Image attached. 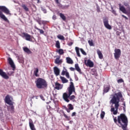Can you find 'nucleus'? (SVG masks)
Listing matches in <instances>:
<instances>
[{"instance_id": "62", "label": "nucleus", "mask_w": 130, "mask_h": 130, "mask_svg": "<svg viewBox=\"0 0 130 130\" xmlns=\"http://www.w3.org/2000/svg\"><path fill=\"white\" fill-rule=\"evenodd\" d=\"M71 122H72V121H70V122H69V123H71Z\"/></svg>"}, {"instance_id": "16", "label": "nucleus", "mask_w": 130, "mask_h": 130, "mask_svg": "<svg viewBox=\"0 0 130 130\" xmlns=\"http://www.w3.org/2000/svg\"><path fill=\"white\" fill-rule=\"evenodd\" d=\"M0 76L3 77L4 79H5L6 80H8V79H9V76L8 75H7V73L4 72V71L2 69H0Z\"/></svg>"}, {"instance_id": "59", "label": "nucleus", "mask_w": 130, "mask_h": 130, "mask_svg": "<svg viewBox=\"0 0 130 130\" xmlns=\"http://www.w3.org/2000/svg\"><path fill=\"white\" fill-rule=\"evenodd\" d=\"M123 105L124 107H125V102L123 103Z\"/></svg>"}, {"instance_id": "13", "label": "nucleus", "mask_w": 130, "mask_h": 130, "mask_svg": "<svg viewBox=\"0 0 130 130\" xmlns=\"http://www.w3.org/2000/svg\"><path fill=\"white\" fill-rule=\"evenodd\" d=\"M22 37H24L25 40L27 41H32V36L31 35L28 34L27 33L23 32L22 33Z\"/></svg>"}, {"instance_id": "4", "label": "nucleus", "mask_w": 130, "mask_h": 130, "mask_svg": "<svg viewBox=\"0 0 130 130\" xmlns=\"http://www.w3.org/2000/svg\"><path fill=\"white\" fill-rule=\"evenodd\" d=\"M3 12L6 14V15H10V10L5 6H0V18L3 19L5 22H8L9 20H8L6 16L3 14Z\"/></svg>"}, {"instance_id": "14", "label": "nucleus", "mask_w": 130, "mask_h": 130, "mask_svg": "<svg viewBox=\"0 0 130 130\" xmlns=\"http://www.w3.org/2000/svg\"><path fill=\"white\" fill-rule=\"evenodd\" d=\"M85 64L87 67L89 68H93L94 67V63L91 60L88 59L87 61H85Z\"/></svg>"}, {"instance_id": "51", "label": "nucleus", "mask_w": 130, "mask_h": 130, "mask_svg": "<svg viewBox=\"0 0 130 130\" xmlns=\"http://www.w3.org/2000/svg\"><path fill=\"white\" fill-rule=\"evenodd\" d=\"M70 71H71L72 72H74V71H75V68H73V67H71L70 68Z\"/></svg>"}, {"instance_id": "9", "label": "nucleus", "mask_w": 130, "mask_h": 130, "mask_svg": "<svg viewBox=\"0 0 130 130\" xmlns=\"http://www.w3.org/2000/svg\"><path fill=\"white\" fill-rule=\"evenodd\" d=\"M115 53H114V57L115 59L118 60L119 58L120 57V55L121 54V51L119 49H115L114 50Z\"/></svg>"}, {"instance_id": "58", "label": "nucleus", "mask_w": 130, "mask_h": 130, "mask_svg": "<svg viewBox=\"0 0 130 130\" xmlns=\"http://www.w3.org/2000/svg\"><path fill=\"white\" fill-rule=\"evenodd\" d=\"M123 110H124V111H125V107H123Z\"/></svg>"}, {"instance_id": "61", "label": "nucleus", "mask_w": 130, "mask_h": 130, "mask_svg": "<svg viewBox=\"0 0 130 130\" xmlns=\"http://www.w3.org/2000/svg\"><path fill=\"white\" fill-rule=\"evenodd\" d=\"M55 1V2H57V1H58V0H54Z\"/></svg>"}, {"instance_id": "40", "label": "nucleus", "mask_w": 130, "mask_h": 130, "mask_svg": "<svg viewBox=\"0 0 130 130\" xmlns=\"http://www.w3.org/2000/svg\"><path fill=\"white\" fill-rule=\"evenodd\" d=\"M80 50L81 53H82V54H83V55H87V53H86V52H85L84 49H83L82 48H80Z\"/></svg>"}, {"instance_id": "7", "label": "nucleus", "mask_w": 130, "mask_h": 130, "mask_svg": "<svg viewBox=\"0 0 130 130\" xmlns=\"http://www.w3.org/2000/svg\"><path fill=\"white\" fill-rule=\"evenodd\" d=\"M68 94L72 95L73 93L76 94V88H75V85H74L73 82H71L69 87L68 88Z\"/></svg>"}, {"instance_id": "18", "label": "nucleus", "mask_w": 130, "mask_h": 130, "mask_svg": "<svg viewBox=\"0 0 130 130\" xmlns=\"http://www.w3.org/2000/svg\"><path fill=\"white\" fill-rule=\"evenodd\" d=\"M29 125L30 129L36 130V128H35V126L34 125V124L33 123V121H32V120H31V119H29Z\"/></svg>"}, {"instance_id": "19", "label": "nucleus", "mask_w": 130, "mask_h": 130, "mask_svg": "<svg viewBox=\"0 0 130 130\" xmlns=\"http://www.w3.org/2000/svg\"><path fill=\"white\" fill-rule=\"evenodd\" d=\"M23 51L26 52V53H27V54H31V53H32L31 50H30V49H29V48H28L27 47H23Z\"/></svg>"}, {"instance_id": "23", "label": "nucleus", "mask_w": 130, "mask_h": 130, "mask_svg": "<svg viewBox=\"0 0 130 130\" xmlns=\"http://www.w3.org/2000/svg\"><path fill=\"white\" fill-rule=\"evenodd\" d=\"M75 70H76V71H77L78 73H80V74L81 73H82V71L81 70L80 67H79V64L76 63L75 64Z\"/></svg>"}, {"instance_id": "60", "label": "nucleus", "mask_w": 130, "mask_h": 130, "mask_svg": "<svg viewBox=\"0 0 130 130\" xmlns=\"http://www.w3.org/2000/svg\"><path fill=\"white\" fill-rule=\"evenodd\" d=\"M35 1H37L38 3H39L40 0H35Z\"/></svg>"}, {"instance_id": "57", "label": "nucleus", "mask_w": 130, "mask_h": 130, "mask_svg": "<svg viewBox=\"0 0 130 130\" xmlns=\"http://www.w3.org/2000/svg\"><path fill=\"white\" fill-rule=\"evenodd\" d=\"M70 82H73V79L72 78H69Z\"/></svg>"}, {"instance_id": "41", "label": "nucleus", "mask_w": 130, "mask_h": 130, "mask_svg": "<svg viewBox=\"0 0 130 130\" xmlns=\"http://www.w3.org/2000/svg\"><path fill=\"white\" fill-rule=\"evenodd\" d=\"M55 3L56 5H57L58 7H59V8H62V5H61V4H60V3H59L58 1H56Z\"/></svg>"}, {"instance_id": "5", "label": "nucleus", "mask_w": 130, "mask_h": 130, "mask_svg": "<svg viewBox=\"0 0 130 130\" xmlns=\"http://www.w3.org/2000/svg\"><path fill=\"white\" fill-rule=\"evenodd\" d=\"M124 6H125V7H127V10L126 11V9H125V8H124V6H121V4H119V7L120 11H121V12H123V14H126V15L129 14H130V7H129V5H128V3H124Z\"/></svg>"}, {"instance_id": "44", "label": "nucleus", "mask_w": 130, "mask_h": 130, "mask_svg": "<svg viewBox=\"0 0 130 130\" xmlns=\"http://www.w3.org/2000/svg\"><path fill=\"white\" fill-rule=\"evenodd\" d=\"M40 97L41 99H42V100H43V101H45V99H44V96H43V95H40Z\"/></svg>"}, {"instance_id": "3", "label": "nucleus", "mask_w": 130, "mask_h": 130, "mask_svg": "<svg viewBox=\"0 0 130 130\" xmlns=\"http://www.w3.org/2000/svg\"><path fill=\"white\" fill-rule=\"evenodd\" d=\"M35 84L38 89H44L47 87V82L42 78H37Z\"/></svg>"}, {"instance_id": "26", "label": "nucleus", "mask_w": 130, "mask_h": 130, "mask_svg": "<svg viewBox=\"0 0 130 130\" xmlns=\"http://www.w3.org/2000/svg\"><path fill=\"white\" fill-rule=\"evenodd\" d=\"M21 7L25 11V12H29V8L25 4H22Z\"/></svg>"}, {"instance_id": "8", "label": "nucleus", "mask_w": 130, "mask_h": 130, "mask_svg": "<svg viewBox=\"0 0 130 130\" xmlns=\"http://www.w3.org/2000/svg\"><path fill=\"white\" fill-rule=\"evenodd\" d=\"M103 21L105 28L108 29V30H111V29H112V27L109 24V20H108V18L106 17L103 19Z\"/></svg>"}, {"instance_id": "46", "label": "nucleus", "mask_w": 130, "mask_h": 130, "mask_svg": "<svg viewBox=\"0 0 130 130\" xmlns=\"http://www.w3.org/2000/svg\"><path fill=\"white\" fill-rule=\"evenodd\" d=\"M70 7V5H66L63 6V7H62L61 9H68Z\"/></svg>"}, {"instance_id": "39", "label": "nucleus", "mask_w": 130, "mask_h": 130, "mask_svg": "<svg viewBox=\"0 0 130 130\" xmlns=\"http://www.w3.org/2000/svg\"><path fill=\"white\" fill-rule=\"evenodd\" d=\"M112 13L114 15V16H117V13H116V11H115L114 9H113V8L112 7Z\"/></svg>"}, {"instance_id": "12", "label": "nucleus", "mask_w": 130, "mask_h": 130, "mask_svg": "<svg viewBox=\"0 0 130 130\" xmlns=\"http://www.w3.org/2000/svg\"><path fill=\"white\" fill-rule=\"evenodd\" d=\"M7 60L10 66H11V67L12 68L13 71H15V70H16V66H15V64L14 63V61H13V59H12V58L9 57L7 59Z\"/></svg>"}, {"instance_id": "31", "label": "nucleus", "mask_w": 130, "mask_h": 130, "mask_svg": "<svg viewBox=\"0 0 130 130\" xmlns=\"http://www.w3.org/2000/svg\"><path fill=\"white\" fill-rule=\"evenodd\" d=\"M91 75H92V76H94L95 77H98V74L97 73V71H96V70H95L91 72Z\"/></svg>"}, {"instance_id": "6", "label": "nucleus", "mask_w": 130, "mask_h": 130, "mask_svg": "<svg viewBox=\"0 0 130 130\" xmlns=\"http://www.w3.org/2000/svg\"><path fill=\"white\" fill-rule=\"evenodd\" d=\"M62 97L64 101L68 103L70 102V100H69V99L70 100H73V99H75V98H76V96L74 95H70V93H68V94L67 92H64L63 93Z\"/></svg>"}, {"instance_id": "36", "label": "nucleus", "mask_w": 130, "mask_h": 130, "mask_svg": "<svg viewBox=\"0 0 130 130\" xmlns=\"http://www.w3.org/2000/svg\"><path fill=\"white\" fill-rule=\"evenodd\" d=\"M88 44L90 46H94V43H93V40H88Z\"/></svg>"}, {"instance_id": "22", "label": "nucleus", "mask_w": 130, "mask_h": 130, "mask_svg": "<svg viewBox=\"0 0 130 130\" xmlns=\"http://www.w3.org/2000/svg\"><path fill=\"white\" fill-rule=\"evenodd\" d=\"M66 60L67 63H69L70 64H73V63H74V61L70 57H67L66 58Z\"/></svg>"}, {"instance_id": "42", "label": "nucleus", "mask_w": 130, "mask_h": 130, "mask_svg": "<svg viewBox=\"0 0 130 130\" xmlns=\"http://www.w3.org/2000/svg\"><path fill=\"white\" fill-rule=\"evenodd\" d=\"M11 107V113H14L15 112V108L14 107V106L13 105H10Z\"/></svg>"}, {"instance_id": "11", "label": "nucleus", "mask_w": 130, "mask_h": 130, "mask_svg": "<svg viewBox=\"0 0 130 130\" xmlns=\"http://www.w3.org/2000/svg\"><path fill=\"white\" fill-rule=\"evenodd\" d=\"M5 103L8 104V105H14V103L11 100V96L9 95H7L5 97Z\"/></svg>"}, {"instance_id": "24", "label": "nucleus", "mask_w": 130, "mask_h": 130, "mask_svg": "<svg viewBox=\"0 0 130 130\" xmlns=\"http://www.w3.org/2000/svg\"><path fill=\"white\" fill-rule=\"evenodd\" d=\"M39 73V69L38 68H35V70L34 71V74L36 77H39V75L38 74Z\"/></svg>"}, {"instance_id": "38", "label": "nucleus", "mask_w": 130, "mask_h": 130, "mask_svg": "<svg viewBox=\"0 0 130 130\" xmlns=\"http://www.w3.org/2000/svg\"><path fill=\"white\" fill-rule=\"evenodd\" d=\"M68 109H70V110H74V106H73V105L71 104H69L68 105Z\"/></svg>"}, {"instance_id": "2", "label": "nucleus", "mask_w": 130, "mask_h": 130, "mask_svg": "<svg viewBox=\"0 0 130 130\" xmlns=\"http://www.w3.org/2000/svg\"><path fill=\"white\" fill-rule=\"evenodd\" d=\"M113 120L116 124L119 125L120 127L125 126L128 124V119L125 114L121 113L116 117L113 116Z\"/></svg>"}, {"instance_id": "32", "label": "nucleus", "mask_w": 130, "mask_h": 130, "mask_svg": "<svg viewBox=\"0 0 130 130\" xmlns=\"http://www.w3.org/2000/svg\"><path fill=\"white\" fill-rule=\"evenodd\" d=\"M57 52L60 54V55H62V54H63L64 53V52L63 51V50L62 49H59Z\"/></svg>"}, {"instance_id": "45", "label": "nucleus", "mask_w": 130, "mask_h": 130, "mask_svg": "<svg viewBox=\"0 0 130 130\" xmlns=\"http://www.w3.org/2000/svg\"><path fill=\"white\" fill-rule=\"evenodd\" d=\"M65 110H66V111H67L68 113H70V112H71V110H70L69 109H68V108L67 107L65 108Z\"/></svg>"}, {"instance_id": "15", "label": "nucleus", "mask_w": 130, "mask_h": 130, "mask_svg": "<svg viewBox=\"0 0 130 130\" xmlns=\"http://www.w3.org/2000/svg\"><path fill=\"white\" fill-rule=\"evenodd\" d=\"M62 88H63V84H61L57 82H55V89H56V90H61Z\"/></svg>"}, {"instance_id": "43", "label": "nucleus", "mask_w": 130, "mask_h": 130, "mask_svg": "<svg viewBox=\"0 0 130 130\" xmlns=\"http://www.w3.org/2000/svg\"><path fill=\"white\" fill-rule=\"evenodd\" d=\"M117 83L118 84H120V83H124V81L122 79H120L117 80Z\"/></svg>"}, {"instance_id": "29", "label": "nucleus", "mask_w": 130, "mask_h": 130, "mask_svg": "<svg viewBox=\"0 0 130 130\" xmlns=\"http://www.w3.org/2000/svg\"><path fill=\"white\" fill-rule=\"evenodd\" d=\"M55 42V47L59 49L60 48V43H59V41H56Z\"/></svg>"}, {"instance_id": "1", "label": "nucleus", "mask_w": 130, "mask_h": 130, "mask_svg": "<svg viewBox=\"0 0 130 130\" xmlns=\"http://www.w3.org/2000/svg\"><path fill=\"white\" fill-rule=\"evenodd\" d=\"M123 102L124 101V99L122 95V93L121 92H118L114 94L110 102L112 104H114V107L111 108V112H113L114 115H116L118 112V107H119V102Z\"/></svg>"}, {"instance_id": "30", "label": "nucleus", "mask_w": 130, "mask_h": 130, "mask_svg": "<svg viewBox=\"0 0 130 130\" xmlns=\"http://www.w3.org/2000/svg\"><path fill=\"white\" fill-rule=\"evenodd\" d=\"M59 16L60 18H61L62 20H63V21H66V20H67V17L66 16H64V14L62 13H59Z\"/></svg>"}, {"instance_id": "47", "label": "nucleus", "mask_w": 130, "mask_h": 130, "mask_svg": "<svg viewBox=\"0 0 130 130\" xmlns=\"http://www.w3.org/2000/svg\"><path fill=\"white\" fill-rule=\"evenodd\" d=\"M13 74H14V71H11L8 73V74L9 75V76H12V75H13Z\"/></svg>"}, {"instance_id": "50", "label": "nucleus", "mask_w": 130, "mask_h": 130, "mask_svg": "<svg viewBox=\"0 0 130 130\" xmlns=\"http://www.w3.org/2000/svg\"><path fill=\"white\" fill-rule=\"evenodd\" d=\"M122 17L123 18H124V19H125V20H128V18L126 16H124L123 15H122Z\"/></svg>"}, {"instance_id": "49", "label": "nucleus", "mask_w": 130, "mask_h": 130, "mask_svg": "<svg viewBox=\"0 0 130 130\" xmlns=\"http://www.w3.org/2000/svg\"><path fill=\"white\" fill-rule=\"evenodd\" d=\"M77 113H76V112H74L73 113H72V114L71 115V116H76V114Z\"/></svg>"}, {"instance_id": "54", "label": "nucleus", "mask_w": 130, "mask_h": 130, "mask_svg": "<svg viewBox=\"0 0 130 130\" xmlns=\"http://www.w3.org/2000/svg\"><path fill=\"white\" fill-rule=\"evenodd\" d=\"M19 62L21 63H23V62H24V59L23 58H21V59H20V60L19 61Z\"/></svg>"}, {"instance_id": "25", "label": "nucleus", "mask_w": 130, "mask_h": 130, "mask_svg": "<svg viewBox=\"0 0 130 130\" xmlns=\"http://www.w3.org/2000/svg\"><path fill=\"white\" fill-rule=\"evenodd\" d=\"M75 51L78 57H81V54H80V48L78 47H75Z\"/></svg>"}, {"instance_id": "33", "label": "nucleus", "mask_w": 130, "mask_h": 130, "mask_svg": "<svg viewBox=\"0 0 130 130\" xmlns=\"http://www.w3.org/2000/svg\"><path fill=\"white\" fill-rule=\"evenodd\" d=\"M63 115L67 119V120H71V117L67 115L64 112L63 113Z\"/></svg>"}, {"instance_id": "55", "label": "nucleus", "mask_w": 130, "mask_h": 130, "mask_svg": "<svg viewBox=\"0 0 130 130\" xmlns=\"http://www.w3.org/2000/svg\"><path fill=\"white\" fill-rule=\"evenodd\" d=\"M37 22L39 23V24H40L41 23V20L40 19L37 20Z\"/></svg>"}, {"instance_id": "20", "label": "nucleus", "mask_w": 130, "mask_h": 130, "mask_svg": "<svg viewBox=\"0 0 130 130\" xmlns=\"http://www.w3.org/2000/svg\"><path fill=\"white\" fill-rule=\"evenodd\" d=\"M60 79L61 80L62 84H66V83H69V80L62 76L60 77Z\"/></svg>"}, {"instance_id": "56", "label": "nucleus", "mask_w": 130, "mask_h": 130, "mask_svg": "<svg viewBox=\"0 0 130 130\" xmlns=\"http://www.w3.org/2000/svg\"><path fill=\"white\" fill-rule=\"evenodd\" d=\"M97 12H98V13H100V8H97Z\"/></svg>"}, {"instance_id": "34", "label": "nucleus", "mask_w": 130, "mask_h": 130, "mask_svg": "<svg viewBox=\"0 0 130 130\" xmlns=\"http://www.w3.org/2000/svg\"><path fill=\"white\" fill-rule=\"evenodd\" d=\"M105 116V112L102 111L101 113V118L103 119Z\"/></svg>"}, {"instance_id": "53", "label": "nucleus", "mask_w": 130, "mask_h": 130, "mask_svg": "<svg viewBox=\"0 0 130 130\" xmlns=\"http://www.w3.org/2000/svg\"><path fill=\"white\" fill-rule=\"evenodd\" d=\"M68 45H69V46H72V45H73V42H69V43H68Z\"/></svg>"}, {"instance_id": "27", "label": "nucleus", "mask_w": 130, "mask_h": 130, "mask_svg": "<svg viewBox=\"0 0 130 130\" xmlns=\"http://www.w3.org/2000/svg\"><path fill=\"white\" fill-rule=\"evenodd\" d=\"M61 62H62V61L61 60H59V57H57L55 60V63H56V64L61 63Z\"/></svg>"}, {"instance_id": "37", "label": "nucleus", "mask_w": 130, "mask_h": 130, "mask_svg": "<svg viewBox=\"0 0 130 130\" xmlns=\"http://www.w3.org/2000/svg\"><path fill=\"white\" fill-rule=\"evenodd\" d=\"M35 29H36V30H38V31H39L40 33L41 34H44V31L43 30L40 29V28H39L37 27H35Z\"/></svg>"}, {"instance_id": "52", "label": "nucleus", "mask_w": 130, "mask_h": 130, "mask_svg": "<svg viewBox=\"0 0 130 130\" xmlns=\"http://www.w3.org/2000/svg\"><path fill=\"white\" fill-rule=\"evenodd\" d=\"M52 19H53V20H55L56 19V15H53L52 16Z\"/></svg>"}, {"instance_id": "63", "label": "nucleus", "mask_w": 130, "mask_h": 130, "mask_svg": "<svg viewBox=\"0 0 130 130\" xmlns=\"http://www.w3.org/2000/svg\"><path fill=\"white\" fill-rule=\"evenodd\" d=\"M2 109V108L0 107V110Z\"/></svg>"}, {"instance_id": "10", "label": "nucleus", "mask_w": 130, "mask_h": 130, "mask_svg": "<svg viewBox=\"0 0 130 130\" xmlns=\"http://www.w3.org/2000/svg\"><path fill=\"white\" fill-rule=\"evenodd\" d=\"M61 75V76H66L67 79H70V73L68 72V70L66 69V67H63Z\"/></svg>"}, {"instance_id": "28", "label": "nucleus", "mask_w": 130, "mask_h": 130, "mask_svg": "<svg viewBox=\"0 0 130 130\" xmlns=\"http://www.w3.org/2000/svg\"><path fill=\"white\" fill-rule=\"evenodd\" d=\"M110 90V85H108V86L106 87L104 89V92L107 93Z\"/></svg>"}, {"instance_id": "21", "label": "nucleus", "mask_w": 130, "mask_h": 130, "mask_svg": "<svg viewBox=\"0 0 130 130\" xmlns=\"http://www.w3.org/2000/svg\"><path fill=\"white\" fill-rule=\"evenodd\" d=\"M96 52L99 55V58H100V59H102V58H103V54H102V52H101V51H100V50L99 49H97Z\"/></svg>"}, {"instance_id": "35", "label": "nucleus", "mask_w": 130, "mask_h": 130, "mask_svg": "<svg viewBox=\"0 0 130 130\" xmlns=\"http://www.w3.org/2000/svg\"><path fill=\"white\" fill-rule=\"evenodd\" d=\"M57 37L58 39H60V40H64V37H63V36L58 35Z\"/></svg>"}, {"instance_id": "17", "label": "nucleus", "mask_w": 130, "mask_h": 130, "mask_svg": "<svg viewBox=\"0 0 130 130\" xmlns=\"http://www.w3.org/2000/svg\"><path fill=\"white\" fill-rule=\"evenodd\" d=\"M53 72L56 77L59 76V74H60V70L57 67H54L53 68Z\"/></svg>"}, {"instance_id": "48", "label": "nucleus", "mask_w": 130, "mask_h": 130, "mask_svg": "<svg viewBox=\"0 0 130 130\" xmlns=\"http://www.w3.org/2000/svg\"><path fill=\"white\" fill-rule=\"evenodd\" d=\"M42 11H43V12H44V14H46V13H47V11H46V9L43 8L42 9Z\"/></svg>"}]
</instances>
